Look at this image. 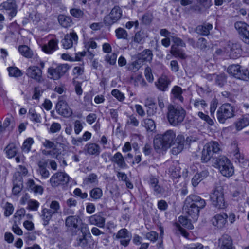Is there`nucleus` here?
<instances>
[{
	"instance_id": "obj_38",
	"label": "nucleus",
	"mask_w": 249,
	"mask_h": 249,
	"mask_svg": "<svg viewBox=\"0 0 249 249\" xmlns=\"http://www.w3.org/2000/svg\"><path fill=\"white\" fill-rule=\"evenodd\" d=\"M58 20L59 24L63 27L67 28L70 27L72 23V20L69 17L64 15L58 16Z\"/></svg>"
},
{
	"instance_id": "obj_15",
	"label": "nucleus",
	"mask_w": 249,
	"mask_h": 249,
	"mask_svg": "<svg viewBox=\"0 0 249 249\" xmlns=\"http://www.w3.org/2000/svg\"><path fill=\"white\" fill-rule=\"evenodd\" d=\"M88 220V223L90 225H95L99 228L105 227L106 218L104 217L103 213H98L89 216Z\"/></svg>"
},
{
	"instance_id": "obj_2",
	"label": "nucleus",
	"mask_w": 249,
	"mask_h": 249,
	"mask_svg": "<svg viewBox=\"0 0 249 249\" xmlns=\"http://www.w3.org/2000/svg\"><path fill=\"white\" fill-rule=\"evenodd\" d=\"M213 166L219 169L221 174L225 177H230L234 173V168L230 160L224 156L216 158L213 162Z\"/></svg>"
},
{
	"instance_id": "obj_50",
	"label": "nucleus",
	"mask_w": 249,
	"mask_h": 249,
	"mask_svg": "<svg viewBox=\"0 0 249 249\" xmlns=\"http://www.w3.org/2000/svg\"><path fill=\"white\" fill-rule=\"evenodd\" d=\"M208 47L207 40L203 37L199 38L196 45V47L201 50H205Z\"/></svg>"
},
{
	"instance_id": "obj_16",
	"label": "nucleus",
	"mask_w": 249,
	"mask_h": 249,
	"mask_svg": "<svg viewBox=\"0 0 249 249\" xmlns=\"http://www.w3.org/2000/svg\"><path fill=\"white\" fill-rule=\"evenodd\" d=\"M78 41V36L76 33L72 32L65 36L63 39L62 45L65 49H68L71 48L74 44H76Z\"/></svg>"
},
{
	"instance_id": "obj_5",
	"label": "nucleus",
	"mask_w": 249,
	"mask_h": 249,
	"mask_svg": "<svg viewBox=\"0 0 249 249\" xmlns=\"http://www.w3.org/2000/svg\"><path fill=\"white\" fill-rule=\"evenodd\" d=\"M220 150L219 144L215 141L211 142L205 144L202 151V162L207 163L212 160L213 162L216 160L213 157V154L217 153Z\"/></svg>"
},
{
	"instance_id": "obj_23",
	"label": "nucleus",
	"mask_w": 249,
	"mask_h": 249,
	"mask_svg": "<svg viewBox=\"0 0 249 249\" xmlns=\"http://www.w3.org/2000/svg\"><path fill=\"white\" fill-rule=\"evenodd\" d=\"M227 72L231 75L238 78L244 79L243 70H241L239 65H232L230 66L227 69Z\"/></svg>"
},
{
	"instance_id": "obj_13",
	"label": "nucleus",
	"mask_w": 249,
	"mask_h": 249,
	"mask_svg": "<svg viewBox=\"0 0 249 249\" xmlns=\"http://www.w3.org/2000/svg\"><path fill=\"white\" fill-rule=\"evenodd\" d=\"M227 53L232 59H236L240 56L242 50L241 46L238 43L229 42L226 47Z\"/></svg>"
},
{
	"instance_id": "obj_30",
	"label": "nucleus",
	"mask_w": 249,
	"mask_h": 249,
	"mask_svg": "<svg viewBox=\"0 0 249 249\" xmlns=\"http://www.w3.org/2000/svg\"><path fill=\"white\" fill-rule=\"evenodd\" d=\"M213 26L210 23H204L199 25L196 28V31L197 33L203 35L207 36L209 34L210 31L212 30Z\"/></svg>"
},
{
	"instance_id": "obj_63",
	"label": "nucleus",
	"mask_w": 249,
	"mask_h": 249,
	"mask_svg": "<svg viewBox=\"0 0 249 249\" xmlns=\"http://www.w3.org/2000/svg\"><path fill=\"white\" fill-rule=\"evenodd\" d=\"M13 211V205L10 203H7L5 205L4 215L6 216H8L12 214Z\"/></svg>"
},
{
	"instance_id": "obj_31",
	"label": "nucleus",
	"mask_w": 249,
	"mask_h": 249,
	"mask_svg": "<svg viewBox=\"0 0 249 249\" xmlns=\"http://www.w3.org/2000/svg\"><path fill=\"white\" fill-rule=\"evenodd\" d=\"M208 79L212 80L215 79V83L220 87H222L226 82V76L225 74L221 73L219 75L214 74L207 76Z\"/></svg>"
},
{
	"instance_id": "obj_34",
	"label": "nucleus",
	"mask_w": 249,
	"mask_h": 249,
	"mask_svg": "<svg viewBox=\"0 0 249 249\" xmlns=\"http://www.w3.org/2000/svg\"><path fill=\"white\" fill-rule=\"evenodd\" d=\"M249 125V116H244L239 118L235 124L236 128L239 131Z\"/></svg>"
},
{
	"instance_id": "obj_7",
	"label": "nucleus",
	"mask_w": 249,
	"mask_h": 249,
	"mask_svg": "<svg viewBox=\"0 0 249 249\" xmlns=\"http://www.w3.org/2000/svg\"><path fill=\"white\" fill-rule=\"evenodd\" d=\"M210 199L213 205L218 209H224L226 207L221 186H217L213 191L210 194Z\"/></svg>"
},
{
	"instance_id": "obj_27",
	"label": "nucleus",
	"mask_w": 249,
	"mask_h": 249,
	"mask_svg": "<svg viewBox=\"0 0 249 249\" xmlns=\"http://www.w3.org/2000/svg\"><path fill=\"white\" fill-rule=\"evenodd\" d=\"M79 221L78 216H70L66 219L65 224L68 229L72 230L77 228Z\"/></svg>"
},
{
	"instance_id": "obj_19",
	"label": "nucleus",
	"mask_w": 249,
	"mask_h": 249,
	"mask_svg": "<svg viewBox=\"0 0 249 249\" xmlns=\"http://www.w3.org/2000/svg\"><path fill=\"white\" fill-rule=\"evenodd\" d=\"M234 27L238 34L243 38L249 39V25L242 21H237L234 23Z\"/></svg>"
},
{
	"instance_id": "obj_26",
	"label": "nucleus",
	"mask_w": 249,
	"mask_h": 249,
	"mask_svg": "<svg viewBox=\"0 0 249 249\" xmlns=\"http://www.w3.org/2000/svg\"><path fill=\"white\" fill-rule=\"evenodd\" d=\"M170 83V80L165 75H162L155 82L157 88L160 90H165Z\"/></svg>"
},
{
	"instance_id": "obj_9",
	"label": "nucleus",
	"mask_w": 249,
	"mask_h": 249,
	"mask_svg": "<svg viewBox=\"0 0 249 249\" xmlns=\"http://www.w3.org/2000/svg\"><path fill=\"white\" fill-rule=\"evenodd\" d=\"M172 55L181 59H185L186 54L181 49L178 48V47H185V43L180 38L175 36H172Z\"/></svg>"
},
{
	"instance_id": "obj_10",
	"label": "nucleus",
	"mask_w": 249,
	"mask_h": 249,
	"mask_svg": "<svg viewBox=\"0 0 249 249\" xmlns=\"http://www.w3.org/2000/svg\"><path fill=\"white\" fill-rule=\"evenodd\" d=\"M122 15L121 8L118 6H115L110 13L105 17V22L107 25H112L120 19Z\"/></svg>"
},
{
	"instance_id": "obj_41",
	"label": "nucleus",
	"mask_w": 249,
	"mask_h": 249,
	"mask_svg": "<svg viewBox=\"0 0 249 249\" xmlns=\"http://www.w3.org/2000/svg\"><path fill=\"white\" fill-rule=\"evenodd\" d=\"M143 65V61L141 59H138L135 61L128 65V69L129 70L133 71H137Z\"/></svg>"
},
{
	"instance_id": "obj_25",
	"label": "nucleus",
	"mask_w": 249,
	"mask_h": 249,
	"mask_svg": "<svg viewBox=\"0 0 249 249\" xmlns=\"http://www.w3.org/2000/svg\"><path fill=\"white\" fill-rule=\"evenodd\" d=\"M209 175V172L207 170H203L199 173H196L193 177L191 182L194 187L197 186L204 178H206Z\"/></svg>"
},
{
	"instance_id": "obj_20",
	"label": "nucleus",
	"mask_w": 249,
	"mask_h": 249,
	"mask_svg": "<svg viewBox=\"0 0 249 249\" xmlns=\"http://www.w3.org/2000/svg\"><path fill=\"white\" fill-rule=\"evenodd\" d=\"M228 217V216L226 213H222L214 216L212 218L211 221L213 226L221 229L225 226Z\"/></svg>"
},
{
	"instance_id": "obj_53",
	"label": "nucleus",
	"mask_w": 249,
	"mask_h": 249,
	"mask_svg": "<svg viewBox=\"0 0 249 249\" xmlns=\"http://www.w3.org/2000/svg\"><path fill=\"white\" fill-rule=\"evenodd\" d=\"M197 115L200 119L205 121L210 125L214 124L213 121L207 114H204L202 112H198Z\"/></svg>"
},
{
	"instance_id": "obj_52",
	"label": "nucleus",
	"mask_w": 249,
	"mask_h": 249,
	"mask_svg": "<svg viewBox=\"0 0 249 249\" xmlns=\"http://www.w3.org/2000/svg\"><path fill=\"white\" fill-rule=\"evenodd\" d=\"M25 210L24 208L20 209L17 211L15 214V222H20V220L25 215Z\"/></svg>"
},
{
	"instance_id": "obj_11",
	"label": "nucleus",
	"mask_w": 249,
	"mask_h": 249,
	"mask_svg": "<svg viewBox=\"0 0 249 249\" xmlns=\"http://www.w3.org/2000/svg\"><path fill=\"white\" fill-rule=\"evenodd\" d=\"M18 6L14 0H8L0 4V10L6 11L12 18L15 17L17 13Z\"/></svg>"
},
{
	"instance_id": "obj_12",
	"label": "nucleus",
	"mask_w": 249,
	"mask_h": 249,
	"mask_svg": "<svg viewBox=\"0 0 249 249\" xmlns=\"http://www.w3.org/2000/svg\"><path fill=\"white\" fill-rule=\"evenodd\" d=\"M186 112L181 107L175 108L172 107V125L180 124L184 120Z\"/></svg>"
},
{
	"instance_id": "obj_37",
	"label": "nucleus",
	"mask_w": 249,
	"mask_h": 249,
	"mask_svg": "<svg viewBox=\"0 0 249 249\" xmlns=\"http://www.w3.org/2000/svg\"><path fill=\"white\" fill-rule=\"evenodd\" d=\"M87 152L90 155H98L100 153V147L96 143H89L86 145Z\"/></svg>"
},
{
	"instance_id": "obj_47",
	"label": "nucleus",
	"mask_w": 249,
	"mask_h": 249,
	"mask_svg": "<svg viewBox=\"0 0 249 249\" xmlns=\"http://www.w3.org/2000/svg\"><path fill=\"white\" fill-rule=\"evenodd\" d=\"M8 71L10 76L18 77L21 76L22 75V73L21 71L16 67L8 68Z\"/></svg>"
},
{
	"instance_id": "obj_62",
	"label": "nucleus",
	"mask_w": 249,
	"mask_h": 249,
	"mask_svg": "<svg viewBox=\"0 0 249 249\" xmlns=\"http://www.w3.org/2000/svg\"><path fill=\"white\" fill-rule=\"evenodd\" d=\"M83 125L79 120H76L74 124V130L76 134H79L83 129Z\"/></svg>"
},
{
	"instance_id": "obj_48",
	"label": "nucleus",
	"mask_w": 249,
	"mask_h": 249,
	"mask_svg": "<svg viewBox=\"0 0 249 249\" xmlns=\"http://www.w3.org/2000/svg\"><path fill=\"white\" fill-rule=\"evenodd\" d=\"M152 56L153 54L151 51L144 50L141 53L139 59H141L142 61H150L152 59Z\"/></svg>"
},
{
	"instance_id": "obj_18",
	"label": "nucleus",
	"mask_w": 249,
	"mask_h": 249,
	"mask_svg": "<svg viewBox=\"0 0 249 249\" xmlns=\"http://www.w3.org/2000/svg\"><path fill=\"white\" fill-rule=\"evenodd\" d=\"M26 74L32 79L40 81L42 78V71L37 66H30L27 69Z\"/></svg>"
},
{
	"instance_id": "obj_4",
	"label": "nucleus",
	"mask_w": 249,
	"mask_h": 249,
	"mask_svg": "<svg viewBox=\"0 0 249 249\" xmlns=\"http://www.w3.org/2000/svg\"><path fill=\"white\" fill-rule=\"evenodd\" d=\"M42 145L47 149H52V151H49L43 150V153L45 155H51L53 157L58 158L61 155H64L68 150V147L66 145L60 143L56 145L53 142L47 139L43 141Z\"/></svg>"
},
{
	"instance_id": "obj_39",
	"label": "nucleus",
	"mask_w": 249,
	"mask_h": 249,
	"mask_svg": "<svg viewBox=\"0 0 249 249\" xmlns=\"http://www.w3.org/2000/svg\"><path fill=\"white\" fill-rule=\"evenodd\" d=\"M23 180L20 178L18 181L16 180L14 182L12 189V193L14 195H18L23 189Z\"/></svg>"
},
{
	"instance_id": "obj_3",
	"label": "nucleus",
	"mask_w": 249,
	"mask_h": 249,
	"mask_svg": "<svg viewBox=\"0 0 249 249\" xmlns=\"http://www.w3.org/2000/svg\"><path fill=\"white\" fill-rule=\"evenodd\" d=\"M171 131L168 130L162 134H157L153 140L154 149L158 152H164L170 148Z\"/></svg>"
},
{
	"instance_id": "obj_51",
	"label": "nucleus",
	"mask_w": 249,
	"mask_h": 249,
	"mask_svg": "<svg viewBox=\"0 0 249 249\" xmlns=\"http://www.w3.org/2000/svg\"><path fill=\"white\" fill-rule=\"evenodd\" d=\"M48 72L50 75L51 78L53 80H58L60 78L61 76L58 73V71H56V68H50L48 69Z\"/></svg>"
},
{
	"instance_id": "obj_49",
	"label": "nucleus",
	"mask_w": 249,
	"mask_h": 249,
	"mask_svg": "<svg viewBox=\"0 0 249 249\" xmlns=\"http://www.w3.org/2000/svg\"><path fill=\"white\" fill-rule=\"evenodd\" d=\"M40 203L36 200L31 199L28 202L27 208L31 211H36L38 210Z\"/></svg>"
},
{
	"instance_id": "obj_21",
	"label": "nucleus",
	"mask_w": 249,
	"mask_h": 249,
	"mask_svg": "<svg viewBox=\"0 0 249 249\" xmlns=\"http://www.w3.org/2000/svg\"><path fill=\"white\" fill-rule=\"evenodd\" d=\"M218 246L220 249H234L232 239L227 234L223 235L218 239Z\"/></svg>"
},
{
	"instance_id": "obj_22",
	"label": "nucleus",
	"mask_w": 249,
	"mask_h": 249,
	"mask_svg": "<svg viewBox=\"0 0 249 249\" xmlns=\"http://www.w3.org/2000/svg\"><path fill=\"white\" fill-rule=\"evenodd\" d=\"M184 143V138L182 135H178L172 142V154L177 155L183 149Z\"/></svg>"
},
{
	"instance_id": "obj_8",
	"label": "nucleus",
	"mask_w": 249,
	"mask_h": 249,
	"mask_svg": "<svg viewBox=\"0 0 249 249\" xmlns=\"http://www.w3.org/2000/svg\"><path fill=\"white\" fill-rule=\"evenodd\" d=\"M70 180V177L65 172H57L53 174L50 179L52 187H55L60 185L67 184Z\"/></svg>"
},
{
	"instance_id": "obj_46",
	"label": "nucleus",
	"mask_w": 249,
	"mask_h": 249,
	"mask_svg": "<svg viewBox=\"0 0 249 249\" xmlns=\"http://www.w3.org/2000/svg\"><path fill=\"white\" fill-rule=\"evenodd\" d=\"M117 55L115 53H108L105 56V61L110 65L116 64Z\"/></svg>"
},
{
	"instance_id": "obj_24",
	"label": "nucleus",
	"mask_w": 249,
	"mask_h": 249,
	"mask_svg": "<svg viewBox=\"0 0 249 249\" xmlns=\"http://www.w3.org/2000/svg\"><path fill=\"white\" fill-rule=\"evenodd\" d=\"M58 43L57 39H52L42 47V50L46 53H52L58 48Z\"/></svg>"
},
{
	"instance_id": "obj_54",
	"label": "nucleus",
	"mask_w": 249,
	"mask_h": 249,
	"mask_svg": "<svg viewBox=\"0 0 249 249\" xmlns=\"http://www.w3.org/2000/svg\"><path fill=\"white\" fill-rule=\"evenodd\" d=\"M115 34L118 39H126L128 36L127 32L121 28L117 29Z\"/></svg>"
},
{
	"instance_id": "obj_33",
	"label": "nucleus",
	"mask_w": 249,
	"mask_h": 249,
	"mask_svg": "<svg viewBox=\"0 0 249 249\" xmlns=\"http://www.w3.org/2000/svg\"><path fill=\"white\" fill-rule=\"evenodd\" d=\"M234 157L235 162L238 163L241 167L245 168L249 165L248 161L241 155L238 150L234 154Z\"/></svg>"
},
{
	"instance_id": "obj_57",
	"label": "nucleus",
	"mask_w": 249,
	"mask_h": 249,
	"mask_svg": "<svg viewBox=\"0 0 249 249\" xmlns=\"http://www.w3.org/2000/svg\"><path fill=\"white\" fill-rule=\"evenodd\" d=\"M102 196V190L99 188L93 189L90 192V196L93 199H99Z\"/></svg>"
},
{
	"instance_id": "obj_14",
	"label": "nucleus",
	"mask_w": 249,
	"mask_h": 249,
	"mask_svg": "<svg viewBox=\"0 0 249 249\" xmlns=\"http://www.w3.org/2000/svg\"><path fill=\"white\" fill-rule=\"evenodd\" d=\"M56 109L57 112L65 117L71 116L72 114V111L69 107L68 103L63 100L58 101L56 106Z\"/></svg>"
},
{
	"instance_id": "obj_64",
	"label": "nucleus",
	"mask_w": 249,
	"mask_h": 249,
	"mask_svg": "<svg viewBox=\"0 0 249 249\" xmlns=\"http://www.w3.org/2000/svg\"><path fill=\"white\" fill-rule=\"evenodd\" d=\"M158 237V234L155 231H150L146 234V239L152 242L156 241Z\"/></svg>"
},
{
	"instance_id": "obj_36",
	"label": "nucleus",
	"mask_w": 249,
	"mask_h": 249,
	"mask_svg": "<svg viewBox=\"0 0 249 249\" xmlns=\"http://www.w3.org/2000/svg\"><path fill=\"white\" fill-rule=\"evenodd\" d=\"M182 89L179 86H175L172 89V95L174 98L176 100H178L179 102L182 103L184 98L182 96Z\"/></svg>"
},
{
	"instance_id": "obj_60",
	"label": "nucleus",
	"mask_w": 249,
	"mask_h": 249,
	"mask_svg": "<svg viewBox=\"0 0 249 249\" xmlns=\"http://www.w3.org/2000/svg\"><path fill=\"white\" fill-rule=\"evenodd\" d=\"M111 94L119 101H123L125 99L124 94L116 89L111 91Z\"/></svg>"
},
{
	"instance_id": "obj_35",
	"label": "nucleus",
	"mask_w": 249,
	"mask_h": 249,
	"mask_svg": "<svg viewBox=\"0 0 249 249\" xmlns=\"http://www.w3.org/2000/svg\"><path fill=\"white\" fill-rule=\"evenodd\" d=\"M145 106L148 107L147 113L148 116L153 115L156 112L155 104L151 99H147L145 103Z\"/></svg>"
},
{
	"instance_id": "obj_40",
	"label": "nucleus",
	"mask_w": 249,
	"mask_h": 249,
	"mask_svg": "<svg viewBox=\"0 0 249 249\" xmlns=\"http://www.w3.org/2000/svg\"><path fill=\"white\" fill-rule=\"evenodd\" d=\"M142 124L147 131H153L156 129V124L154 121L150 119H144L142 122Z\"/></svg>"
},
{
	"instance_id": "obj_1",
	"label": "nucleus",
	"mask_w": 249,
	"mask_h": 249,
	"mask_svg": "<svg viewBox=\"0 0 249 249\" xmlns=\"http://www.w3.org/2000/svg\"><path fill=\"white\" fill-rule=\"evenodd\" d=\"M204 199L195 195H190L185 200L183 211L193 220L196 221L199 215V210L206 206Z\"/></svg>"
},
{
	"instance_id": "obj_56",
	"label": "nucleus",
	"mask_w": 249,
	"mask_h": 249,
	"mask_svg": "<svg viewBox=\"0 0 249 249\" xmlns=\"http://www.w3.org/2000/svg\"><path fill=\"white\" fill-rule=\"evenodd\" d=\"M29 114L30 116V119L36 123L41 122V117L39 115L37 114L34 109H30Z\"/></svg>"
},
{
	"instance_id": "obj_17",
	"label": "nucleus",
	"mask_w": 249,
	"mask_h": 249,
	"mask_svg": "<svg viewBox=\"0 0 249 249\" xmlns=\"http://www.w3.org/2000/svg\"><path fill=\"white\" fill-rule=\"evenodd\" d=\"M115 238L120 240L122 245L126 247L131 240V235L127 229H122L118 231Z\"/></svg>"
},
{
	"instance_id": "obj_29",
	"label": "nucleus",
	"mask_w": 249,
	"mask_h": 249,
	"mask_svg": "<svg viewBox=\"0 0 249 249\" xmlns=\"http://www.w3.org/2000/svg\"><path fill=\"white\" fill-rule=\"evenodd\" d=\"M111 160L121 168H125L127 166L124 158L120 152H117L112 157Z\"/></svg>"
},
{
	"instance_id": "obj_58",
	"label": "nucleus",
	"mask_w": 249,
	"mask_h": 249,
	"mask_svg": "<svg viewBox=\"0 0 249 249\" xmlns=\"http://www.w3.org/2000/svg\"><path fill=\"white\" fill-rule=\"evenodd\" d=\"M71 15L76 18H82L84 15V12L78 8H73L70 10Z\"/></svg>"
},
{
	"instance_id": "obj_42",
	"label": "nucleus",
	"mask_w": 249,
	"mask_h": 249,
	"mask_svg": "<svg viewBox=\"0 0 249 249\" xmlns=\"http://www.w3.org/2000/svg\"><path fill=\"white\" fill-rule=\"evenodd\" d=\"M20 54L27 58H31L33 55V52L26 45L20 46L18 48Z\"/></svg>"
},
{
	"instance_id": "obj_6",
	"label": "nucleus",
	"mask_w": 249,
	"mask_h": 249,
	"mask_svg": "<svg viewBox=\"0 0 249 249\" xmlns=\"http://www.w3.org/2000/svg\"><path fill=\"white\" fill-rule=\"evenodd\" d=\"M235 108L229 103H225L220 106L217 111V118L220 123L224 124L228 119L234 116Z\"/></svg>"
},
{
	"instance_id": "obj_32",
	"label": "nucleus",
	"mask_w": 249,
	"mask_h": 249,
	"mask_svg": "<svg viewBox=\"0 0 249 249\" xmlns=\"http://www.w3.org/2000/svg\"><path fill=\"white\" fill-rule=\"evenodd\" d=\"M53 215L48 208H43L42 210L41 217L44 226L48 225Z\"/></svg>"
},
{
	"instance_id": "obj_44",
	"label": "nucleus",
	"mask_w": 249,
	"mask_h": 249,
	"mask_svg": "<svg viewBox=\"0 0 249 249\" xmlns=\"http://www.w3.org/2000/svg\"><path fill=\"white\" fill-rule=\"evenodd\" d=\"M34 141L32 138H28L24 142L22 149L24 152H29L31 148V146L34 143Z\"/></svg>"
},
{
	"instance_id": "obj_61",
	"label": "nucleus",
	"mask_w": 249,
	"mask_h": 249,
	"mask_svg": "<svg viewBox=\"0 0 249 249\" xmlns=\"http://www.w3.org/2000/svg\"><path fill=\"white\" fill-rule=\"evenodd\" d=\"M97 181V176L96 175L92 174L86 178L84 182L86 184L95 183Z\"/></svg>"
},
{
	"instance_id": "obj_59",
	"label": "nucleus",
	"mask_w": 249,
	"mask_h": 249,
	"mask_svg": "<svg viewBox=\"0 0 249 249\" xmlns=\"http://www.w3.org/2000/svg\"><path fill=\"white\" fill-rule=\"evenodd\" d=\"M203 247L204 246L202 244L197 243L185 245L183 247V249H203Z\"/></svg>"
},
{
	"instance_id": "obj_45",
	"label": "nucleus",
	"mask_w": 249,
	"mask_h": 249,
	"mask_svg": "<svg viewBox=\"0 0 249 249\" xmlns=\"http://www.w3.org/2000/svg\"><path fill=\"white\" fill-rule=\"evenodd\" d=\"M178 222L183 227L187 229H193L194 228L193 225L190 221L184 216H180L178 217Z\"/></svg>"
},
{
	"instance_id": "obj_28",
	"label": "nucleus",
	"mask_w": 249,
	"mask_h": 249,
	"mask_svg": "<svg viewBox=\"0 0 249 249\" xmlns=\"http://www.w3.org/2000/svg\"><path fill=\"white\" fill-rule=\"evenodd\" d=\"M18 147L14 142L9 143L4 148V152L8 158H13L17 154Z\"/></svg>"
},
{
	"instance_id": "obj_43",
	"label": "nucleus",
	"mask_w": 249,
	"mask_h": 249,
	"mask_svg": "<svg viewBox=\"0 0 249 249\" xmlns=\"http://www.w3.org/2000/svg\"><path fill=\"white\" fill-rule=\"evenodd\" d=\"M49 210L53 214L59 213L60 211V205L57 201H52L49 204Z\"/></svg>"
},
{
	"instance_id": "obj_55",
	"label": "nucleus",
	"mask_w": 249,
	"mask_h": 249,
	"mask_svg": "<svg viewBox=\"0 0 249 249\" xmlns=\"http://www.w3.org/2000/svg\"><path fill=\"white\" fill-rule=\"evenodd\" d=\"M70 69V66L67 64H61L56 67V71H58L61 77L64 75Z\"/></svg>"
}]
</instances>
